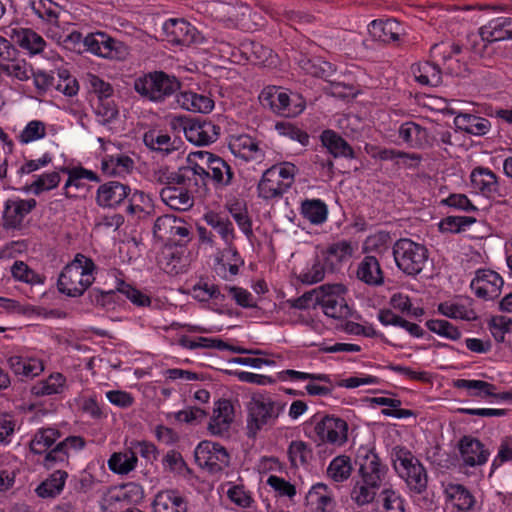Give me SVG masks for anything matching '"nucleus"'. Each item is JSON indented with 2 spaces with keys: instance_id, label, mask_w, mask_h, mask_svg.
<instances>
[{
  "instance_id": "nucleus-63",
  "label": "nucleus",
  "mask_w": 512,
  "mask_h": 512,
  "mask_svg": "<svg viewBox=\"0 0 512 512\" xmlns=\"http://www.w3.org/2000/svg\"><path fill=\"white\" fill-rule=\"evenodd\" d=\"M162 270L168 274H178L181 271V257L172 247H165L158 259Z\"/></svg>"
},
{
  "instance_id": "nucleus-37",
  "label": "nucleus",
  "mask_w": 512,
  "mask_h": 512,
  "mask_svg": "<svg viewBox=\"0 0 512 512\" xmlns=\"http://www.w3.org/2000/svg\"><path fill=\"white\" fill-rule=\"evenodd\" d=\"M455 389L462 390L465 395L472 398L486 399L494 395L496 386L492 383L475 379H455L452 382Z\"/></svg>"
},
{
  "instance_id": "nucleus-34",
  "label": "nucleus",
  "mask_w": 512,
  "mask_h": 512,
  "mask_svg": "<svg viewBox=\"0 0 512 512\" xmlns=\"http://www.w3.org/2000/svg\"><path fill=\"white\" fill-rule=\"evenodd\" d=\"M153 512H187L185 498L176 490H163L152 502Z\"/></svg>"
},
{
  "instance_id": "nucleus-49",
  "label": "nucleus",
  "mask_w": 512,
  "mask_h": 512,
  "mask_svg": "<svg viewBox=\"0 0 512 512\" xmlns=\"http://www.w3.org/2000/svg\"><path fill=\"white\" fill-rule=\"evenodd\" d=\"M371 405L385 406L381 413L386 417H393L396 419H407L413 417L415 414L412 410L401 408V400L389 397H373L369 399Z\"/></svg>"
},
{
  "instance_id": "nucleus-19",
  "label": "nucleus",
  "mask_w": 512,
  "mask_h": 512,
  "mask_svg": "<svg viewBox=\"0 0 512 512\" xmlns=\"http://www.w3.org/2000/svg\"><path fill=\"white\" fill-rule=\"evenodd\" d=\"M235 419V409L228 399H219L214 403L207 430L213 436H228Z\"/></svg>"
},
{
  "instance_id": "nucleus-48",
  "label": "nucleus",
  "mask_w": 512,
  "mask_h": 512,
  "mask_svg": "<svg viewBox=\"0 0 512 512\" xmlns=\"http://www.w3.org/2000/svg\"><path fill=\"white\" fill-rule=\"evenodd\" d=\"M204 220L213 230H215L228 248L235 238L234 228L228 218L221 216L215 212H208L204 215Z\"/></svg>"
},
{
  "instance_id": "nucleus-21",
  "label": "nucleus",
  "mask_w": 512,
  "mask_h": 512,
  "mask_svg": "<svg viewBox=\"0 0 512 512\" xmlns=\"http://www.w3.org/2000/svg\"><path fill=\"white\" fill-rule=\"evenodd\" d=\"M2 31L31 56L41 53L46 47L44 38L30 28L6 26Z\"/></svg>"
},
{
  "instance_id": "nucleus-1",
  "label": "nucleus",
  "mask_w": 512,
  "mask_h": 512,
  "mask_svg": "<svg viewBox=\"0 0 512 512\" xmlns=\"http://www.w3.org/2000/svg\"><path fill=\"white\" fill-rule=\"evenodd\" d=\"M60 437L58 429L43 427L37 429L29 441L30 452L43 456L40 463L47 470L67 463L71 452L79 451L85 446V441L80 436H68L57 442Z\"/></svg>"
},
{
  "instance_id": "nucleus-25",
  "label": "nucleus",
  "mask_w": 512,
  "mask_h": 512,
  "mask_svg": "<svg viewBox=\"0 0 512 512\" xmlns=\"http://www.w3.org/2000/svg\"><path fill=\"white\" fill-rule=\"evenodd\" d=\"M229 149L232 154L249 162H262L265 158V152L259 143L249 135L232 136L229 140Z\"/></svg>"
},
{
  "instance_id": "nucleus-7",
  "label": "nucleus",
  "mask_w": 512,
  "mask_h": 512,
  "mask_svg": "<svg viewBox=\"0 0 512 512\" xmlns=\"http://www.w3.org/2000/svg\"><path fill=\"white\" fill-rule=\"evenodd\" d=\"M285 410V403L268 396L253 397L249 405L247 428L255 435L265 426H272Z\"/></svg>"
},
{
  "instance_id": "nucleus-30",
  "label": "nucleus",
  "mask_w": 512,
  "mask_h": 512,
  "mask_svg": "<svg viewBox=\"0 0 512 512\" xmlns=\"http://www.w3.org/2000/svg\"><path fill=\"white\" fill-rule=\"evenodd\" d=\"M481 39L488 43L512 39V18L497 17L479 29Z\"/></svg>"
},
{
  "instance_id": "nucleus-28",
  "label": "nucleus",
  "mask_w": 512,
  "mask_h": 512,
  "mask_svg": "<svg viewBox=\"0 0 512 512\" xmlns=\"http://www.w3.org/2000/svg\"><path fill=\"white\" fill-rule=\"evenodd\" d=\"M62 172L67 174L68 179L63 186V195L67 198H75L77 195L71 192V188L76 190H84L88 182H98V175L82 166L65 167Z\"/></svg>"
},
{
  "instance_id": "nucleus-33",
  "label": "nucleus",
  "mask_w": 512,
  "mask_h": 512,
  "mask_svg": "<svg viewBox=\"0 0 512 512\" xmlns=\"http://www.w3.org/2000/svg\"><path fill=\"white\" fill-rule=\"evenodd\" d=\"M473 190L484 196L491 197L498 193L499 183L495 173L486 167H476L470 174Z\"/></svg>"
},
{
  "instance_id": "nucleus-56",
  "label": "nucleus",
  "mask_w": 512,
  "mask_h": 512,
  "mask_svg": "<svg viewBox=\"0 0 512 512\" xmlns=\"http://www.w3.org/2000/svg\"><path fill=\"white\" fill-rule=\"evenodd\" d=\"M145 145L155 151L170 152L174 150V142L171 137L161 130L151 129L143 136Z\"/></svg>"
},
{
  "instance_id": "nucleus-5",
  "label": "nucleus",
  "mask_w": 512,
  "mask_h": 512,
  "mask_svg": "<svg viewBox=\"0 0 512 512\" xmlns=\"http://www.w3.org/2000/svg\"><path fill=\"white\" fill-rule=\"evenodd\" d=\"M347 289L343 284H324L315 290L316 303L325 316L334 320H346L353 310L346 301Z\"/></svg>"
},
{
  "instance_id": "nucleus-54",
  "label": "nucleus",
  "mask_w": 512,
  "mask_h": 512,
  "mask_svg": "<svg viewBox=\"0 0 512 512\" xmlns=\"http://www.w3.org/2000/svg\"><path fill=\"white\" fill-rule=\"evenodd\" d=\"M128 200L129 205L126 208V211L130 215L140 218L144 215H149L153 210L152 198L142 191H134L132 194L130 193Z\"/></svg>"
},
{
  "instance_id": "nucleus-55",
  "label": "nucleus",
  "mask_w": 512,
  "mask_h": 512,
  "mask_svg": "<svg viewBox=\"0 0 512 512\" xmlns=\"http://www.w3.org/2000/svg\"><path fill=\"white\" fill-rule=\"evenodd\" d=\"M221 488L225 490L228 499L241 508H249L253 502L251 493L242 483L232 481L223 483Z\"/></svg>"
},
{
  "instance_id": "nucleus-58",
  "label": "nucleus",
  "mask_w": 512,
  "mask_h": 512,
  "mask_svg": "<svg viewBox=\"0 0 512 512\" xmlns=\"http://www.w3.org/2000/svg\"><path fill=\"white\" fill-rule=\"evenodd\" d=\"M61 181L59 172L52 171L40 174L36 179L25 188V191L31 192L34 195H40L45 191H50L56 188Z\"/></svg>"
},
{
  "instance_id": "nucleus-44",
  "label": "nucleus",
  "mask_w": 512,
  "mask_h": 512,
  "mask_svg": "<svg viewBox=\"0 0 512 512\" xmlns=\"http://www.w3.org/2000/svg\"><path fill=\"white\" fill-rule=\"evenodd\" d=\"M381 485L376 482L359 478L355 481L351 492V500L358 506L370 504L375 499Z\"/></svg>"
},
{
  "instance_id": "nucleus-12",
  "label": "nucleus",
  "mask_w": 512,
  "mask_h": 512,
  "mask_svg": "<svg viewBox=\"0 0 512 512\" xmlns=\"http://www.w3.org/2000/svg\"><path fill=\"white\" fill-rule=\"evenodd\" d=\"M195 461L199 467L209 473L223 471L230 463V455L227 449L210 440L201 441L195 448Z\"/></svg>"
},
{
  "instance_id": "nucleus-6",
  "label": "nucleus",
  "mask_w": 512,
  "mask_h": 512,
  "mask_svg": "<svg viewBox=\"0 0 512 512\" xmlns=\"http://www.w3.org/2000/svg\"><path fill=\"white\" fill-rule=\"evenodd\" d=\"M393 256L397 267L406 275H418L428 260L427 248L408 238L397 240L393 246Z\"/></svg>"
},
{
  "instance_id": "nucleus-39",
  "label": "nucleus",
  "mask_w": 512,
  "mask_h": 512,
  "mask_svg": "<svg viewBox=\"0 0 512 512\" xmlns=\"http://www.w3.org/2000/svg\"><path fill=\"white\" fill-rule=\"evenodd\" d=\"M68 473L64 470H55L35 489L40 498H55L64 490Z\"/></svg>"
},
{
  "instance_id": "nucleus-11",
  "label": "nucleus",
  "mask_w": 512,
  "mask_h": 512,
  "mask_svg": "<svg viewBox=\"0 0 512 512\" xmlns=\"http://www.w3.org/2000/svg\"><path fill=\"white\" fill-rule=\"evenodd\" d=\"M309 437L318 444L328 443L341 447L348 440V424L339 417L327 415L313 423Z\"/></svg>"
},
{
  "instance_id": "nucleus-4",
  "label": "nucleus",
  "mask_w": 512,
  "mask_h": 512,
  "mask_svg": "<svg viewBox=\"0 0 512 512\" xmlns=\"http://www.w3.org/2000/svg\"><path fill=\"white\" fill-rule=\"evenodd\" d=\"M393 467L410 491L421 494L427 488L428 475L420 460L407 448L396 446L392 452Z\"/></svg>"
},
{
  "instance_id": "nucleus-57",
  "label": "nucleus",
  "mask_w": 512,
  "mask_h": 512,
  "mask_svg": "<svg viewBox=\"0 0 512 512\" xmlns=\"http://www.w3.org/2000/svg\"><path fill=\"white\" fill-rule=\"evenodd\" d=\"M192 296L199 301L224 300V286L218 287L212 282L200 280L192 289Z\"/></svg>"
},
{
  "instance_id": "nucleus-22",
  "label": "nucleus",
  "mask_w": 512,
  "mask_h": 512,
  "mask_svg": "<svg viewBox=\"0 0 512 512\" xmlns=\"http://www.w3.org/2000/svg\"><path fill=\"white\" fill-rule=\"evenodd\" d=\"M201 158L207 165V169L204 167L203 169L208 172V176L204 178L196 177V183L198 179L203 184H205L207 179H211L217 187H224L231 183L233 171L222 158L209 152L202 154Z\"/></svg>"
},
{
  "instance_id": "nucleus-53",
  "label": "nucleus",
  "mask_w": 512,
  "mask_h": 512,
  "mask_svg": "<svg viewBox=\"0 0 512 512\" xmlns=\"http://www.w3.org/2000/svg\"><path fill=\"white\" fill-rule=\"evenodd\" d=\"M288 457L294 467H307L313 459L311 446L302 441H292L288 447Z\"/></svg>"
},
{
  "instance_id": "nucleus-46",
  "label": "nucleus",
  "mask_w": 512,
  "mask_h": 512,
  "mask_svg": "<svg viewBox=\"0 0 512 512\" xmlns=\"http://www.w3.org/2000/svg\"><path fill=\"white\" fill-rule=\"evenodd\" d=\"M321 142L334 157L353 158L354 156L352 147L332 130L322 132Z\"/></svg>"
},
{
  "instance_id": "nucleus-29",
  "label": "nucleus",
  "mask_w": 512,
  "mask_h": 512,
  "mask_svg": "<svg viewBox=\"0 0 512 512\" xmlns=\"http://www.w3.org/2000/svg\"><path fill=\"white\" fill-rule=\"evenodd\" d=\"M438 312L443 316L455 320L472 321L477 318L472 307V299L468 297H455L438 305Z\"/></svg>"
},
{
  "instance_id": "nucleus-38",
  "label": "nucleus",
  "mask_w": 512,
  "mask_h": 512,
  "mask_svg": "<svg viewBox=\"0 0 512 512\" xmlns=\"http://www.w3.org/2000/svg\"><path fill=\"white\" fill-rule=\"evenodd\" d=\"M177 103L188 111L199 113H209L214 108V101L210 96L193 91L178 94Z\"/></svg>"
},
{
  "instance_id": "nucleus-2",
  "label": "nucleus",
  "mask_w": 512,
  "mask_h": 512,
  "mask_svg": "<svg viewBox=\"0 0 512 512\" xmlns=\"http://www.w3.org/2000/svg\"><path fill=\"white\" fill-rule=\"evenodd\" d=\"M95 269L92 259L76 254L61 271L57 282L58 290L69 297L83 295L95 280Z\"/></svg>"
},
{
  "instance_id": "nucleus-9",
  "label": "nucleus",
  "mask_w": 512,
  "mask_h": 512,
  "mask_svg": "<svg viewBox=\"0 0 512 512\" xmlns=\"http://www.w3.org/2000/svg\"><path fill=\"white\" fill-rule=\"evenodd\" d=\"M179 88V82L162 71L140 76L134 81V89L140 95L152 100L161 101Z\"/></svg>"
},
{
  "instance_id": "nucleus-20",
  "label": "nucleus",
  "mask_w": 512,
  "mask_h": 512,
  "mask_svg": "<svg viewBox=\"0 0 512 512\" xmlns=\"http://www.w3.org/2000/svg\"><path fill=\"white\" fill-rule=\"evenodd\" d=\"M359 478L382 485L387 473V467L380 461L378 455L368 447H360L357 453Z\"/></svg>"
},
{
  "instance_id": "nucleus-31",
  "label": "nucleus",
  "mask_w": 512,
  "mask_h": 512,
  "mask_svg": "<svg viewBox=\"0 0 512 512\" xmlns=\"http://www.w3.org/2000/svg\"><path fill=\"white\" fill-rule=\"evenodd\" d=\"M459 450L463 462L471 467L485 464L489 458V451L476 438L464 436L460 440Z\"/></svg>"
},
{
  "instance_id": "nucleus-51",
  "label": "nucleus",
  "mask_w": 512,
  "mask_h": 512,
  "mask_svg": "<svg viewBox=\"0 0 512 512\" xmlns=\"http://www.w3.org/2000/svg\"><path fill=\"white\" fill-rule=\"evenodd\" d=\"M49 127L44 121L31 120L19 132L17 140L21 145H28L43 140L48 134Z\"/></svg>"
},
{
  "instance_id": "nucleus-59",
  "label": "nucleus",
  "mask_w": 512,
  "mask_h": 512,
  "mask_svg": "<svg viewBox=\"0 0 512 512\" xmlns=\"http://www.w3.org/2000/svg\"><path fill=\"white\" fill-rule=\"evenodd\" d=\"M92 106L97 120L101 124L111 123L119 114L118 107L113 97L104 100H94Z\"/></svg>"
},
{
  "instance_id": "nucleus-27",
  "label": "nucleus",
  "mask_w": 512,
  "mask_h": 512,
  "mask_svg": "<svg viewBox=\"0 0 512 512\" xmlns=\"http://www.w3.org/2000/svg\"><path fill=\"white\" fill-rule=\"evenodd\" d=\"M373 39L383 43L398 42L404 35L403 25L396 19H376L368 25Z\"/></svg>"
},
{
  "instance_id": "nucleus-15",
  "label": "nucleus",
  "mask_w": 512,
  "mask_h": 512,
  "mask_svg": "<svg viewBox=\"0 0 512 512\" xmlns=\"http://www.w3.org/2000/svg\"><path fill=\"white\" fill-rule=\"evenodd\" d=\"M504 285L502 276L490 269H478L470 283V288L479 299L489 301L498 298Z\"/></svg>"
},
{
  "instance_id": "nucleus-61",
  "label": "nucleus",
  "mask_w": 512,
  "mask_h": 512,
  "mask_svg": "<svg viewBox=\"0 0 512 512\" xmlns=\"http://www.w3.org/2000/svg\"><path fill=\"white\" fill-rule=\"evenodd\" d=\"M11 274L17 281L32 285L43 284L45 277L36 273L23 261H15L11 267Z\"/></svg>"
},
{
  "instance_id": "nucleus-17",
  "label": "nucleus",
  "mask_w": 512,
  "mask_h": 512,
  "mask_svg": "<svg viewBox=\"0 0 512 512\" xmlns=\"http://www.w3.org/2000/svg\"><path fill=\"white\" fill-rule=\"evenodd\" d=\"M186 139L197 145L206 146L218 139L220 127L211 121L180 119Z\"/></svg>"
},
{
  "instance_id": "nucleus-13",
  "label": "nucleus",
  "mask_w": 512,
  "mask_h": 512,
  "mask_svg": "<svg viewBox=\"0 0 512 512\" xmlns=\"http://www.w3.org/2000/svg\"><path fill=\"white\" fill-rule=\"evenodd\" d=\"M153 233L162 241L181 244L189 241L190 226L174 215H163L156 219Z\"/></svg>"
},
{
  "instance_id": "nucleus-8",
  "label": "nucleus",
  "mask_w": 512,
  "mask_h": 512,
  "mask_svg": "<svg viewBox=\"0 0 512 512\" xmlns=\"http://www.w3.org/2000/svg\"><path fill=\"white\" fill-rule=\"evenodd\" d=\"M260 103L273 112L284 117H295L305 108L303 99L294 94L290 96L286 90L277 86H268L259 95Z\"/></svg>"
},
{
  "instance_id": "nucleus-10",
  "label": "nucleus",
  "mask_w": 512,
  "mask_h": 512,
  "mask_svg": "<svg viewBox=\"0 0 512 512\" xmlns=\"http://www.w3.org/2000/svg\"><path fill=\"white\" fill-rule=\"evenodd\" d=\"M83 44L92 54L110 60H125L130 53L129 47L124 42L100 31L88 34Z\"/></svg>"
},
{
  "instance_id": "nucleus-36",
  "label": "nucleus",
  "mask_w": 512,
  "mask_h": 512,
  "mask_svg": "<svg viewBox=\"0 0 512 512\" xmlns=\"http://www.w3.org/2000/svg\"><path fill=\"white\" fill-rule=\"evenodd\" d=\"M162 201L171 209L186 211L193 205V198L182 186H166L160 192Z\"/></svg>"
},
{
  "instance_id": "nucleus-23",
  "label": "nucleus",
  "mask_w": 512,
  "mask_h": 512,
  "mask_svg": "<svg viewBox=\"0 0 512 512\" xmlns=\"http://www.w3.org/2000/svg\"><path fill=\"white\" fill-rule=\"evenodd\" d=\"M131 189L119 181L101 184L96 191V203L102 208L114 209L128 199Z\"/></svg>"
},
{
  "instance_id": "nucleus-18",
  "label": "nucleus",
  "mask_w": 512,
  "mask_h": 512,
  "mask_svg": "<svg viewBox=\"0 0 512 512\" xmlns=\"http://www.w3.org/2000/svg\"><path fill=\"white\" fill-rule=\"evenodd\" d=\"M162 29L166 40L174 45L188 46L202 41L198 30L184 19H168Z\"/></svg>"
},
{
  "instance_id": "nucleus-35",
  "label": "nucleus",
  "mask_w": 512,
  "mask_h": 512,
  "mask_svg": "<svg viewBox=\"0 0 512 512\" xmlns=\"http://www.w3.org/2000/svg\"><path fill=\"white\" fill-rule=\"evenodd\" d=\"M68 388L67 378L59 372L51 373L48 377L37 381L31 387V394L45 397L63 394Z\"/></svg>"
},
{
  "instance_id": "nucleus-45",
  "label": "nucleus",
  "mask_w": 512,
  "mask_h": 512,
  "mask_svg": "<svg viewBox=\"0 0 512 512\" xmlns=\"http://www.w3.org/2000/svg\"><path fill=\"white\" fill-rule=\"evenodd\" d=\"M101 164L103 172L110 176H123L134 167L133 160L122 153L106 155Z\"/></svg>"
},
{
  "instance_id": "nucleus-52",
  "label": "nucleus",
  "mask_w": 512,
  "mask_h": 512,
  "mask_svg": "<svg viewBox=\"0 0 512 512\" xmlns=\"http://www.w3.org/2000/svg\"><path fill=\"white\" fill-rule=\"evenodd\" d=\"M301 215L311 224L320 225L327 219V205L320 199H307L301 204Z\"/></svg>"
},
{
  "instance_id": "nucleus-41",
  "label": "nucleus",
  "mask_w": 512,
  "mask_h": 512,
  "mask_svg": "<svg viewBox=\"0 0 512 512\" xmlns=\"http://www.w3.org/2000/svg\"><path fill=\"white\" fill-rule=\"evenodd\" d=\"M454 124L459 130L478 136L487 134L491 128L488 119L468 113L456 115Z\"/></svg>"
},
{
  "instance_id": "nucleus-14",
  "label": "nucleus",
  "mask_w": 512,
  "mask_h": 512,
  "mask_svg": "<svg viewBox=\"0 0 512 512\" xmlns=\"http://www.w3.org/2000/svg\"><path fill=\"white\" fill-rule=\"evenodd\" d=\"M7 363L14 375L21 379H33L45 369L42 358L34 350H19L8 357Z\"/></svg>"
},
{
  "instance_id": "nucleus-24",
  "label": "nucleus",
  "mask_w": 512,
  "mask_h": 512,
  "mask_svg": "<svg viewBox=\"0 0 512 512\" xmlns=\"http://www.w3.org/2000/svg\"><path fill=\"white\" fill-rule=\"evenodd\" d=\"M36 200L19 197L6 200L3 211V222L6 228H18L24 218L36 207Z\"/></svg>"
},
{
  "instance_id": "nucleus-40",
  "label": "nucleus",
  "mask_w": 512,
  "mask_h": 512,
  "mask_svg": "<svg viewBox=\"0 0 512 512\" xmlns=\"http://www.w3.org/2000/svg\"><path fill=\"white\" fill-rule=\"evenodd\" d=\"M416 82L423 86L436 87L441 83L442 73L439 66L432 62H419L411 67Z\"/></svg>"
},
{
  "instance_id": "nucleus-16",
  "label": "nucleus",
  "mask_w": 512,
  "mask_h": 512,
  "mask_svg": "<svg viewBox=\"0 0 512 512\" xmlns=\"http://www.w3.org/2000/svg\"><path fill=\"white\" fill-rule=\"evenodd\" d=\"M206 176H208V172L197 163H190L178 170L170 169L167 166H160L153 172L154 181L166 186L182 185L186 180H196V177L204 178Z\"/></svg>"
},
{
  "instance_id": "nucleus-60",
  "label": "nucleus",
  "mask_w": 512,
  "mask_h": 512,
  "mask_svg": "<svg viewBox=\"0 0 512 512\" xmlns=\"http://www.w3.org/2000/svg\"><path fill=\"white\" fill-rule=\"evenodd\" d=\"M33 12L42 20L57 23L59 6L51 0H32L30 2Z\"/></svg>"
},
{
  "instance_id": "nucleus-64",
  "label": "nucleus",
  "mask_w": 512,
  "mask_h": 512,
  "mask_svg": "<svg viewBox=\"0 0 512 512\" xmlns=\"http://www.w3.org/2000/svg\"><path fill=\"white\" fill-rule=\"evenodd\" d=\"M382 506L385 512H404V499L400 493L392 488H385L381 492Z\"/></svg>"
},
{
  "instance_id": "nucleus-62",
  "label": "nucleus",
  "mask_w": 512,
  "mask_h": 512,
  "mask_svg": "<svg viewBox=\"0 0 512 512\" xmlns=\"http://www.w3.org/2000/svg\"><path fill=\"white\" fill-rule=\"evenodd\" d=\"M426 327L431 332L449 340L455 341L461 337L460 330L447 320L431 319L426 322Z\"/></svg>"
},
{
  "instance_id": "nucleus-50",
  "label": "nucleus",
  "mask_w": 512,
  "mask_h": 512,
  "mask_svg": "<svg viewBox=\"0 0 512 512\" xmlns=\"http://www.w3.org/2000/svg\"><path fill=\"white\" fill-rule=\"evenodd\" d=\"M352 470L351 458L347 455H338L329 463L326 474L332 481L342 483L350 478Z\"/></svg>"
},
{
  "instance_id": "nucleus-42",
  "label": "nucleus",
  "mask_w": 512,
  "mask_h": 512,
  "mask_svg": "<svg viewBox=\"0 0 512 512\" xmlns=\"http://www.w3.org/2000/svg\"><path fill=\"white\" fill-rule=\"evenodd\" d=\"M137 464L138 458L129 445L123 451L114 452L107 461L108 468L118 475L129 474L136 469Z\"/></svg>"
},
{
  "instance_id": "nucleus-3",
  "label": "nucleus",
  "mask_w": 512,
  "mask_h": 512,
  "mask_svg": "<svg viewBox=\"0 0 512 512\" xmlns=\"http://www.w3.org/2000/svg\"><path fill=\"white\" fill-rule=\"evenodd\" d=\"M298 168L292 162H279L266 169L257 185L258 196L264 200L281 198L294 184Z\"/></svg>"
},
{
  "instance_id": "nucleus-32",
  "label": "nucleus",
  "mask_w": 512,
  "mask_h": 512,
  "mask_svg": "<svg viewBox=\"0 0 512 512\" xmlns=\"http://www.w3.org/2000/svg\"><path fill=\"white\" fill-rule=\"evenodd\" d=\"M398 135L410 148L424 149L431 144L428 130L413 121L401 124Z\"/></svg>"
},
{
  "instance_id": "nucleus-47",
  "label": "nucleus",
  "mask_w": 512,
  "mask_h": 512,
  "mask_svg": "<svg viewBox=\"0 0 512 512\" xmlns=\"http://www.w3.org/2000/svg\"><path fill=\"white\" fill-rule=\"evenodd\" d=\"M447 500L459 511L470 510L474 503V496L460 484H449L445 489Z\"/></svg>"
},
{
  "instance_id": "nucleus-43",
  "label": "nucleus",
  "mask_w": 512,
  "mask_h": 512,
  "mask_svg": "<svg viewBox=\"0 0 512 512\" xmlns=\"http://www.w3.org/2000/svg\"><path fill=\"white\" fill-rule=\"evenodd\" d=\"M357 278L365 284L377 286L383 283V273L378 260L373 256H366L359 263Z\"/></svg>"
},
{
  "instance_id": "nucleus-26",
  "label": "nucleus",
  "mask_w": 512,
  "mask_h": 512,
  "mask_svg": "<svg viewBox=\"0 0 512 512\" xmlns=\"http://www.w3.org/2000/svg\"><path fill=\"white\" fill-rule=\"evenodd\" d=\"M306 502L313 512H334L336 508L334 489L322 482L315 483L306 495Z\"/></svg>"
}]
</instances>
